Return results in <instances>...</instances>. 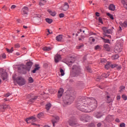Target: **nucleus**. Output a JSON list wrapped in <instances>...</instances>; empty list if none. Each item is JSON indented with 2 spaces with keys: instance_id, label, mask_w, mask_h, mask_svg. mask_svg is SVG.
Listing matches in <instances>:
<instances>
[{
  "instance_id": "f257e3e1",
  "label": "nucleus",
  "mask_w": 127,
  "mask_h": 127,
  "mask_svg": "<svg viewBox=\"0 0 127 127\" xmlns=\"http://www.w3.org/2000/svg\"><path fill=\"white\" fill-rule=\"evenodd\" d=\"M98 106L97 100L94 98L82 97L76 104L79 111L83 113H90L94 111Z\"/></svg>"
},
{
  "instance_id": "f03ea898",
  "label": "nucleus",
  "mask_w": 127,
  "mask_h": 127,
  "mask_svg": "<svg viewBox=\"0 0 127 127\" xmlns=\"http://www.w3.org/2000/svg\"><path fill=\"white\" fill-rule=\"evenodd\" d=\"M124 41L118 40L114 47V52L115 53H121L123 51V46Z\"/></svg>"
},
{
  "instance_id": "7ed1b4c3",
  "label": "nucleus",
  "mask_w": 127,
  "mask_h": 127,
  "mask_svg": "<svg viewBox=\"0 0 127 127\" xmlns=\"http://www.w3.org/2000/svg\"><path fill=\"white\" fill-rule=\"evenodd\" d=\"M13 80H15L19 86H23V85H25V79L22 76H18L15 78V76H13Z\"/></svg>"
},
{
  "instance_id": "20e7f679",
  "label": "nucleus",
  "mask_w": 127,
  "mask_h": 127,
  "mask_svg": "<svg viewBox=\"0 0 127 127\" xmlns=\"http://www.w3.org/2000/svg\"><path fill=\"white\" fill-rule=\"evenodd\" d=\"M72 72L74 75H79L81 73V67L80 66L73 65L72 66Z\"/></svg>"
},
{
  "instance_id": "39448f33",
  "label": "nucleus",
  "mask_w": 127,
  "mask_h": 127,
  "mask_svg": "<svg viewBox=\"0 0 127 127\" xmlns=\"http://www.w3.org/2000/svg\"><path fill=\"white\" fill-rule=\"evenodd\" d=\"M27 99H30L29 100V103L31 104V103H34L35 101L37 99L38 97L35 96L33 97V94H30L27 95Z\"/></svg>"
},
{
  "instance_id": "423d86ee",
  "label": "nucleus",
  "mask_w": 127,
  "mask_h": 127,
  "mask_svg": "<svg viewBox=\"0 0 127 127\" xmlns=\"http://www.w3.org/2000/svg\"><path fill=\"white\" fill-rule=\"evenodd\" d=\"M102 30H103V34L105 35V36H107V37H109V38H111V35H109L111 32H112V31L111 30H108V28L107 27H103L102 28Z\"/></svg>"
},
{
  "instance_id": "0eeeda50",
  "label": "nucleus",
  "mask_w": 127,
  "mask_h": 127,
  "mask_svg": "<svg viewBox=\"0 0 127 127\" xmlns=\"http://www.w3.org/2000/svg\"><path fill=\"white\" fill-rule=\"evenodd\" d=\"M75 98L73 96H70L68 99L65 100L64 101L65 105H71L73 102H74Z\"/></svg>"
},
{
  "instance_id": "6e6552de",
  "label": "nucleus",
  "mask_w": 127,
  "mask_h": 127,
  "mask_svg": "<svg viewBox=\"0 0 127 127\" xmlns=\"http://www.w3.org/2000/svg\"><path fill=\"white\" fill-rule=\"evenodd\" d=\"M69 4H68L67 2H65L63 5V6H62L61 7L59 8V9L60 10H62V11H66V10H68L69 9Z\"/></svg>"
},
{
  "instance_id": "1a4fd4ad",
  "label": "nucleus",
  "mask_w": 127,
  "mask_h": 127,
  "mask_svg": "<svg viewBox=\"0 0 127 127\" xmlns=\"http://www.w3.org/2000/svg\"><path fill=\"white\" fill-rule=\"evenodd\" d=\"M90 119H91V117L88 115H82L80 117V120L82 122H89Z\"/></svg>"
},
{
  "instance_id": "9d476101",
  "label": "nucleus",
  "mask_w": 127,
  "mask_h": 127,
  "mask_svg": "<svg viewBox=\"0 0 127 127\" xmlns=\"http://www.w3.org/2000/svg\"><path fill=\"white\" fill-rule=\"evenodd\" d=\"M53 127H55V124H57L59 122V117L55 116L52 120Z\"/></svg>"
},
{
  "instance_id": "9b49d317",
  "label": "nucleus",
  "mask_w": 127,
  "mask_h": 127,
  "mask_svg": "<svg viewBox=\"0 0 127 127\" xmlns=\"http://www.w3.org/2000/svg\"><path fill=\"white\" fill-rule=\"evenodd\" d=\"M36 121V118H35L34 117L32 116L30 118H28L26 120V123L27 124H29V123H34V122Z\"/></svg>"
},
{
  "instance_id": "f8f14e48",
  "label": "nucleus",
  "mask_w": 127,
  "mask_h": 127,
  "mask_svg": "<svg viewBox=\"0 0 127 127\" xmlns=\"http://www.w3.org/2000/svg\"><path fill=\"white\" fill-rule=\"evenodd\" d=\"M21 12L23 15H24V14H27L28 13V7L27 6H24L22 8Z\"/></svg>"
},
{
  "instance_id": "ddd939ff",
  "label": "nucleus",
  "mask_w": 127,
  "mask_h": 127,
  "mask_svg": "<svg viewBox=\"0 0 127 127\" xmlns=\"http://www.w3.org/2000/svg\"><path fill=\"white\" fill-rule=\"evenodd\" d=\"M63 93H64V89L61 88L58 92V98H61L62 97V95H63Z\"/></svg>"
},
{
  "instance_id": "4468645a",
  "label": "nucleus",
  "mask_w": 127,
  "mask_h": 127,
  "mask_svg": "<svg viewBox=\"0 0 127 127\" xmlns=\"http://www.w3.org/2000/svg\"><path fill=\"white\" fill-rule=\"evenodd\" d=\"M60 60H61V56H60V55L57 54L55 57V62L56 63H58Z\"/></svg>"
},
{
  "instance_id": "2eb2a0df",
  "label": "nucleus",
  "mask_w": 127,
  "mask_h": 127,
  "mask_svg": "<svg viewBox=\"0 0 127 127\" xmlns=\"http://www.w3.org/2000/svg\"><path fill=\"white\" fill-rule=\"evenodd\" d=\"M68 124L71 127H74L76 125V121L74 119H71L68 121Z\"/></svg>"
},
{
  "instance_id": "dca6fc26",
  "label": "nucleus",
  "mask_w": 127,
  "mask_h": 127,
  "mask_svg": "<svg viewBox=\"0 0 127 127\" xmlns=\"http://www.w3.org/2000/svg\"><path fill=\"white\" fill-rule=\"evenodd\" d=\"M94 116L96 118V119H100L101 117H103V115L101 113L95 112L94 114Z\"/></svg>"
},
{
  "instance_id": "f3484780",
  "label": "nucleus",
  "mask_w": 127,
  "mask_h": 127,
  "mask_svg": "<svg viewBox=\"0 0 127 127\" xmlns=\"http://www.w3.org/2000/svg\"><path fill=\"white\" fill-rule=\"evenodd\" d=\"M35 68H34V69L32 70V73H36V71L40 69V66H39V64H35Z\"/></svg>"
},
{
  "instance_id": "a211bd4d",
  "label": "nucleus",
  "mask_w": 127,
  "mask_h": 127,
  "mask_svg": "<svg viewBox=\"0 0 127 127\" xmlns=\"http://www.w3.org/2000/svg\"><path fill=\"white\" fill-rule=\"evenodd\" d=\"M112 67V63L108 62L107 64L105 65V69H107V70L110 69Z\"/></svg>"
},
{
  "instance_id": "6ab92c4d",
  "label": "nucleus",
  "mask_w": 127,
  "mask_h": 127,
  "mask_svg": "<svg viewBox=\"0 0 127 127\" xmlns=\"http://www.w3.org/2000/svg\"><path fill=\"white\" fill-rule=\"evenodd\" d=\"M112 68H117V70H121V69H122V66L118 65L117 64H112Z\"/></svg>"
},
{
  "instance_id": "aec40b11",
  "label": "nucleus",
  "mask_w": 127,
  "mask_h": 127,
  "mask_svg": "<svg viewBox=\"0 0 127 127\" xmlns=\"http://www.w3.org/2000/svg\"><path fill=\"white\" fill-rule=\"evenodd\" d=\"M48 12L52 16H55L56 15V12L55 11H51V10H48Z\"/></svg>"
},
{
  "instance_id": "412c9836",
  "label": "nucleus",
  "mask_w": 127,
  "mask_h": 127,
  "mask_svg": "<svg viewBox=\"0 0 127 127\" xmlns=\"http://www.w3.org/2000/svg\"><path fill=\"white\" fill-rule=\"evenodd\" d=\"M63 36L62 35L57 36L56 37V40H57V41H61V40H62Z\"/></svg>"
},
{
  "instance_id": "4be33fe9",
  "label": "nucleus",
  "mask_w": 127,
  "mask_h": 127,
  "mask_svg": "<svg viewBox=\"0 0 127 127\" xmlns=\"http://www.w3.org/2000/svg\"><path fill=\"white\" fill-rule=\"evenodd\" d=\"M45 3H46V0H42L39 3V5H40L41 6H42V5H44Z\"/></svg>"
},
{
  "instance_id": "5701e85b",
  "label": "nucleus",
  "mask_w": 127,
  "mask_h": 127,
  "mask_svg": "<svg viewBox=\"0 0 127 127\" xmlns=\"http://www.w3.org/2000/svg\"><path fill=\"white\" fill-rule=\"evenodd\" d=\"M80 32H83V33H84V34H87V33H88V32H89V30H88V29H85V30L84 29H80L79 30Z\"/></svg>"
},
{
  "instance_id": "b1692460",
  "label": "nucleus",
  "mask_w": 127,
  "mask_h": 127,
  "mask_svg": "<svg viewBox=\"0 0 127 127\" xmlns=\"http://www.w3.org/2000/svg\"><path fill=\"white\" fill-rule=\"evenodd\" d=\"M122 3H123V5L124 6V7H125V8H126L127 9V1L125 0H122L121 1Z\"/></svg>"
},
{
  "instance_id": "393cba45",
  "label": "nucleus",
  "mask_w": 127,
  "mask_h": 127,
  "mask_svg": "<svg viewBox=\"0 0 127 127\" xmlns=\"http://www.w3.org/2000/svg\"><path fill=\"white\" fill-rule=\"evenodd\" d=\"M120 24L121 26H122L123 27L126 28L127 26V22L126 21H125L124 23L120 22Z\"/></svg>"
},
{
  "instance_id": "a878e982",
  "label": "nucleus",
  "mask_w": 127,
  "mask_h": 127,
  "mask_svg": "<svg viewBox=\"0 0 127 127\" xmlns=\"http://www.w3.org/2000/svg\"><path fill=\"white\" fill-rule=\"evenodd\" d=\"M52 49V48L45 47L43 48L44 51H50Z\"/></svg>"
},
{
  "instance_id": "bb28decb",
  "label": "nucleus",
  "mask_w": 127,
  "mask_h": 127,
  "mask_svg": "<svg viewBox=\"0 0 127 127\" xmlns=\"http://www.w3.org/2000/svg\"><path fill=\"white\" fill-rule=\"evenodd\" d=\"M32 64H33L32 62H28L26 63V66L28 67V68H31Z\"/></svg>"
},
{
  "instance_id": "cd10ccee",
  "label": "nucleus",
  "mask_w": 127,
  "mask_h": 127,
  "mask_svg": "<svg viewBox=\"0 0 127 127\" xmlns=\"http://www.w3.org/2000/svg\"><path fill=\"white\" fill-rule=\"evenodd\" d=\"M111 102H112V98L110 96L107 95V102L108 104H110V103H111Z\"/></svg>"
},
{
  "instance_id": "c85d7f7f",
  "label": "nucleus",
  "mask_w": 127,
  "mask_h": 127,
  "mask_svg": "<svg viewBox=\"0 0 127 127\" xmlns=\"http://www.w3.org/2000/svg\"><path fill=\"white\" fill-rule=\"evenodd\" d=\"M104 47V48H105V49L107 50V51H110V50H111L110 46H109L108 44H105Z\"/></svg>"
},
{
  "instance_id": "c756f323",
  "label": "nucleus",
  "mask_w": 127,
  "mask_h": 127,
  "mask_svg": "<svg viewBox=\"0 0 127 127\" xmlns=\"http://www.w3.org/2000/svg\"><path fill=\"white\" fill-rule=\"evenodd\" d=\"M51 108V104L48 103L46 105V109L47 111H49L50 110V108Z\"/></svg>"
},
{
  "instance_id": "7c9ffc66",
  "label": "nucleus",
  "mask_w": 127,
  "mask_h": 127,
  "mask_svg": "<svg viewBox=\"0 0 127 127\" xmlns=\"http://www.w3.org/2000/svg\"><path fill=\"white\" fill-rule=\"evenodd\" d=\"M101 76L104 78H108V77L110 76V73L109 72H108L107 73H103Z\"/></svg>"
},
{
  "instance_id": "2f4dec72",
  "label": "nucleus",
  "mask_w": 127,
  "mask_h": 127,
  "mask_svg": "<svg viewBox=\"0 0 127 127\" xmlns=\"http://www.w3.org/2000/svg\"><path fill=\"white\" fill-rule=\"evenodd\" d=\"M2 76L3 77V79L5 80V79L7 78V73H6V72H4Z\"/></svg>"
},
{
  "instance_id": "473e14b6",
  "label": "nucleus",
  "mask_w": 127,
  "mask_h": 127,
  "mask_svg": "<svg viewBox=\"0 0 127 127\" xmlns=\"http://www.w3.org/2000/svg\"><path fill=\"white\" fill-rule=\"evenodd\" d=\"M119 55L116 54L112 56V60H116L119 58Z\"/></svg>"
},
{
  "instance_id": "72a5a7b5",
  "label": "nucleus",
  "mask_w": 127,
  "mask_h": 127,
  "mask_svg": "<svg viewBox=\"0 0 127 127\" xmlns=\"http://www.w3.org/2000/svg\"><path fill=\"white\" fill-rule=\"evenodd\" d=\"M46 21L50 24L52 23V21H53V20H52V19L46 18Z\"/></svg>"
},
{
  "instance_id": "f704fd0d",
  "label": "nucleus",
  "mask_w": 127,
  "mask_h": 127,
  "mask_svg": "<svg viewBox=\"0 0 127 127\" xmlns=\"http://www.w3.org/2000/svg\"><path fill=\"white\" fill-rule=\"evenodd\" d=\"M43 116H44V113L43 112H41L38 114L37 118L40 119V118H41V117H43Z\"/></svg>"
},
{
  "instance_id": "c9c22d12",
  "label": "nucleus",
  "mask_w": 127,
  "mask_h": 127,
  "mask_svg": "<svg viewBox=\"0 0 127 127\" xmlns=\"http://www.w3.org/2000/svg\"><path fill=\"white\" fill-rule=\"evenodd\" d=\"M6 50L8 53H12V52H13V48L12 47L10 50L8 48H6Z\"/></svg>"
},
{
  "instance_id": "e433bc0d",
  "label": "nucleus",
  "mask_w": 127,
  "mask_h": 127,
  "mask_svg": "<svg viewBox=\"0 0 127 127\" xmlns=\"http://www.w3.org/2000/svg\"><path fill=\"white\" fill-rule=\"evenodd\" d=\"M126 88V87L124 86H121L120 88V90H119V92H121L122 93V92H124V91H125V89Z\"/></svg>"
},
{
  "instance_id": "4c0bfd02",
  "label": "nucleus",
  "mask_w": 127,
  "mask_h": 127,
  "mask_svg": "<svg viewBox=\"0 0 127 127\" xmlns=\"http://www.w3.org/2000/svg\"><path fill=\"white\" fill-rule=\"evenodd\" d=\"M60 73H61V76H64V75H65V72H64V70H63V69L62 68L60 69Z\"/></svg>"
},
{
  "instance_id": "58836bf2",
  "label": "nucleus",
  "mask_w": 127,
  "mask_h": 127,
  "mask_svg": "<svg viewBox=\"0 0 127 127\" xmlns=\"http://www.w3.org/2000/svg\"><path fill=\"white\" fill-rule=\"evenodd\" d=\"M101 38L103 39V40H104V42H105V43H110V40L109 39H105L104 38Z\"/></svg>"
},
{
  "instance_id": "ea45409f",
  "label": "nucleus",
  "mask_w": 127,
  "mask_h": 127,
  "mask_svg": "<svg viewBox=\"0 0 127 127\" xmlns=\"http://www.w3.org/2000/svg\"><path fill=\"white\" fill-rule=\"evenodd\" d=\"M82 47H84V44H82L76 47V49H81Z\"/></svg>"
},
{
  "instance_id": "a19ab883",
  "label": "nucleus",
  "mask_w": 127,
  "mask_h": 127,
  "mask_svg": "<svg viewBox=\"0 0 127 127\" xmlns=\"http://www.w3.org/2000/svg\"><path fill=\"white\" fill-rule=\"evenodd\" d=\"M106 62H107V60H106L105 59H101V63H102V64H105V63H106Z\"/></svg>"
},
{
  "instance_id": "79ce46f5",
  "label": "nucleus",
  "mask_w": 127,
  "mask_h": 127,
  "mask_svg": "<svg viewBox=\"0 0 127 127\" xmlns=\"http://www.w3.org/2000/svg\"><path fill=\"white\" fill-rule=\"evenodd\" d=\"M112 11H116V6L114 4H112Z\"/></svg>"
},
{
  "instance_id": "37998d69",
  "label": "nucleus",
  "mask_w": 127,
  "mask_h": 127,
  "mask_svg": "<svg viewBox=\"0 0 127 127\" xmlns=\"http://www.w3.org/2000/svg\"><path fill=\"white\" fill-rule=\"evenodd\" d=\"M122 99H123V100H124V101L127 100V96H126L125 95H123L122 96Z\"/></svg>"
},
{
  "instance_id": "c03bdc74",
  "label": "nucleus",
  "mask_w": 127,
  "mask_h": 127,
  "mask_svg": "<svg viewBox=\"0 0 127 127\" xmlns=\"http://www.w3.org/2000/svg\"><path fill=\"white\" fill-rule=\"evenodd\" d=\"M28 81L29 83H33V78L32 77H30L28 79Z\"/></svg>"
},
{
  "instance_id": "a18cd8bd",
  "label": "nucleus",
  "mask_w": 127,
  "mask_h": 127,
  "mask_svg": "<svg viewBox=\"0 0 127 127\" xmlns=\"http://www.w3.org/2000/svg\"><path fill=\"white\" fill-rule=\"evenodd\" d=\"M98 21L100 23H102L103 24V19L101 17H99L98 18Z\"/></svg>"
},
{
  "instance_id": "49530a36",
  "label": "nucleus",
  "mask_w": 127,
  "mask_h": 127,
  "mask_svg": "<svg viewBox=\"0 0 127 127\" xmlns=\"http://www.w3.org/2000/svg\"><path fill=\"white\" fill-rule=\"evenodd\" d=\"M3 109H10V107L9 105H5L3 107Z\"/></svg>"
},
{
  "instance_id": "de8ad7c7",
  "label": "nucleus",
  "mask_w": 127,
  "mask_h": 127,
  "mask_svg": "<svg viewBox=\"0 0 127 127\" xmlns=\"http://www.w3.org/2000/svg\"><path fill=\"white\" fill-rule=\"evenodd\" d=\"M89 39V41H92V42H95V39L93 37H90Z\"/></svg>"
},
{
  "instance_id": "09e8293b",
  "label": "nucleus",
  "mask_w": 127,
  "mask_h": 127,
  "mask_svg": "<svg viewBox=\"0 0 127 127\" xmlns=\"http://www.w3.org/2000/svg\"><path fill=\"white\" fill-rule=\"evenodd\" d=\"M106 15H107V16L110 17V18L112 19V14H111V13L107 12L106 13Z\"/></svg>"
},
{
  "instance_id": "8fccbe9b",
  "label": "nucleus",
  "mask_w": 127,
  "mask_h": 127,
  "mask_svg": "<svg viewBox=\"0 0 127 127\" xmlns=\"http://www.w3.org/2000/svg\"><path fill=\"white\" fill-rule=\"evenodd\" d=\"M120 127H126V124L125 123H122L120 125Z\"/></svg>"
},
{
  "instance_id": "3c124183",
  "label": "nucleus",
  "mask_w": 127,
  "mask_h": 127,
  "mask_svg": "<svg viewBox=\"0 0 127 127\" xmlns=\"http://www.w3.org/2000/svg\"><path fill=\"white\" fill-rule=\"evenodd\" d=\"M15 48H19V47H20V45H19V44H15Z\"/></svg>"
},
{
  "instance_id": "603ef678",
  "label": "nucleus",
  "mask_w": 127,
  "mask_h": 127,
  "mask_svg": "<svg viewBox=\"0 0 127 127\" xmlns=\"http://www.w3.org/2000/svg\"><path fill=\"white\" fill-rule=\"evenodd\" d=\"M64 13H61L59 14V17H60V18H62L63 17H64Z\"/></svg>"
},
{
  "instance_id": "864d4df0",
  "label": "nucleus",
  "mask_w": 127,
  "mask_h": 127,
  "mask_svg": "<svg viewBox=\"0 0 127 127\" xmlns=\"http://www.w3.org/2000/svg\"><path fill=\"white\" fill-rule=\"evenodd\" d=\"M95 50H98V49H100V46L97 45L95 47Z\"/></svg>"
},
{
  "instance_id": "5fc2aeb1",
  "label": "nucleus",
  "mask_w": 127,
  "mask_h": 127,
  "mask_svg": "<svg viewBox=\"0 0 127 127\" xmlns=\"http://www.w3.org/2000/svg\"><path fill=\"white\" fill-rule=\"evenodd\" d=\"M10 95L11 94L10 93H8L5 95V97H6V98H7L8 97H9Z\"/></svg>"
},
{
  "instance_id": "6e6d98bb",
  "label": "nucleus",
  "mask_w": 127,
  "mask_h": 127,
  "mask_svg": "<svg viewBox=\"0 0 127 127\" xmlns=\"http://www.w3.org/2000/svg\"><path fill=\"white\" fill-rule=\"evenodd\" d=\"M15 7H16V6L15 5H11V9H13L15 8Z\"/></svg>"
},
{
  "instance_id": "4d7b16f0",
  "label": "nucleus",
  "mask_w": 127,
  "mask_h": 127,
  "mask_svg": "<svg viewBox=\"0 0 127 127\" xmlns=\"http://www.w3.org/2000/svg\"><path fill=\"white\" fill-rule=\"evenodd\" d=\"M6 57V56L5 55V54H3L2 55V58H3L4 59H5Z\"/></svg>"
},
{
  "instance_id": "13d9d810",
  "label": "nucleus",
  "mask_w": 127,
  "mask_h": 127,
  "mask_svg": "<svg viewBox=\"0 0 127 127\" xmlns=\"http://www.w3.org/2000/svg\"><path fill=\"white\" fill-rule=\"evenodd\" d=\"M117 99L118 100H121V95H118L117 96Z\"/></svg>"
},
{
  "instance_id": "bf43d9fd",
  "label": "nucleus",
  "mask_w": 127,
  "mask_h": 127,
  "mask_svg": "<svg viewBox=\"0 0 127 127\" xmlns=\"http://www.w3.org/2000/svg\"><path fill=\"white\" fill-rule=\"evenodd\" d=\"M109 10H112V4H110L109 6Z\"/></svg>"
},
{
  "instance_id": "052dcab7",
  "label": "nucleus",
  "mask_w": 127,
  "mask_h": 127,
  "mask_svg": "<svg viewBox=\"0 0 127 127\" xmlns=\"http://www.w3.org/2000/svg\"><path fill=\"white\" fill-rule=\"evenodd\" d=\"M95 14H96V16H100V13L99 12H96L95 13Z\"/></svg>"
},
{
  "instance_id": "680f3d73",
  "label": "nucleus",
  "mask_w": 127,
  "mask_h": 127,
  "mask_svg": "<svg viewBox=\"0 0 127 127\" xmlns=\"http://www.w3.org/2000/svg\"><path fill=\"white\" fill-rule=\"evenodd\" d=\"M115 121L116 122V123H120V121L119 119H116Z\"/></svg>"
},
{
  "instance_id": "e2e57ef3",
  "label": "nucleus",
  "mask_w": 127,
  "mask_h": 127,
  "mask_svg": "<svg viewBox=\"0 0 127 127\" xmlns=\"http://www.w3.org/2000/svg\"><path fill=\"white\" fill-rule=\"evenodd\" d=\"M119 32H121L122 31V27L121 26L119 27V29L118 30Z\"/></svg>"
},
{
  "instance_id": "0e129e2a",
  "label": "nucleus",
  "mask_w": 127,
  "mask_h": 127,
  "mask_svg": "<svg viewBox=\"0 0 127 127\" xmlns=\"http://www.w3.org/2000/svg\"><path fill=\"white\" fill-rule=\"evenodd\" d=\"M101 126H102V124H101V123H98L97 125V127H101Z\"/></svg>"
},
{
  "instance_id": "69168bd1",
  "label": "nucleus",
  "mask_w": 127,
  "mask_h": 127,
  "mask_svg": "<svg viewBox=\"0 0 127 127\" xmlns=\"http://www.w3.org/2000/svg\"><path fill=\"white\" fill-rule=\"evenodd\" d=\"M17 21L19 23H20V22H21V20H20V19H17Z\"/></svg>"
},
{
  "instance_id": "338daca9",
  "label": "nucleus",
  "mask_w": 127,
  "mask_h": 127,
  "mask_svg": "<svg viewBox=\"0 0 127 127\" xmlns=\"http://www.w3.org/2000/svg\"><path fill=\"white\" fill-rule=\"evenodd\" d=\"M90 127H95V125H94V124H91L90 125Z\"/></svg>"
},
{
  "instance_id": "774afa93",
  "label": "nucleus",
  "mask_w": 127,
  "mask_h": 127,
  "mask_svg": "<svg viewBox=\"0 0 127 127\" xmlns=\"http://www.w3.org/2000/svg\"><path fill=\"white\" fill-rule=\"evenodd\" d=\"M23 27L25 28V29H26L27 28V26H23Z\"/></svg>"
}]
</instances>
